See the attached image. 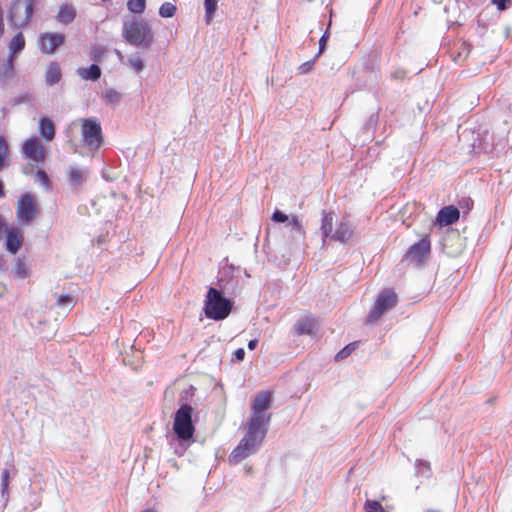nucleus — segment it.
Listing matches in <instances>:
<instances>
[{
    "instance_id": "obj_38",
    "label": "nucleus",
    "mask_w": 512,
    "mask_h": 512,
    "mask_svg": "<svg viewBox=\"0 0 512 512\" xmlns=\"http://www.w3.org/2000/svg\"><path fill=\"white\" fill-rule=\"evenodd\" d=\"M7 223L2 215H0V239L3 237V235L6 233V230H8Z\"/></svg>"
},
{
    "instance_id": "obj_41",
    "label": "nucleus",
    "mask_w": 512,
    "mask_h": 512,
    "mask_svg": "<svg viewBox=\"0 0 512 512\" xmlns=\"http://www.w3.org/2000/svg\"><path fill=\"white\" fill-rule=\"evenodd\" d=\"M37 176L39 177V179L41 181H43L45 184H47L49 182V178H48V175L46 174V172L44 170H39L37 172Z\"/></svg>"
},
{
    "instance_id": "obj_24",
    "label": "nucleus",
    "mask_w": 512,
    "mask_h": 512,
    "mask_svg": "<svg viewBox=\"0 0 512 512\" xmlns=\"http://www.w3.org/2000/svg\"><path fill=\"white\" fill-rule=\"evenodd\" d=\"M77 74L84 80L96 81L101 77V69L98 65L92 64L88 68H79Z\"/></svg>"
},
{
    "instance_id": "obj_17",
    "label": "nucleus",
    "mask_w": 512,
    "mask_h": 512,
    "mask_svg": "<svg viewBox=\"0 0 512 512\" xmlns=\"http://www.w3.org/2000/svg\"><path fill=\"white\" fill-rule=\"evenodd\" d=\"M76 18V9L73 5L64 3L59 7L56 15L57 22L68 25Z\"/></svg>"
},
{
    "instance_id": "obj_48",
    "label": "nucleus",
    "mask_w": 512,
    "mask_h": 512,
    "mask_svg": "<svg viewBox=\"0 0 512 512\" xmlns=\"http://www.w3.org/2000/svg\"><path fill=\"white\" fill-rule=\"evenodd\" d=\"M142 512H153V511L148 509V510H144Z\"/></svg>"
},
{
    "instance_id": "obj_42",
    "label": "nucleus",
    "mask_w": 512,
    "mask_h": 512,
    "mask_svg": "<svg viewBox=\"0 0 512 512\" xmlns=\"http://www.w3.org/2000/svg\"><path fill=\"white\" fill-rule=\"evenodd\" d=\"M234 355L236 357V359L238 361H242L245 357V351L243 348H238L235 352H234Z\"/></svg>"
},
{
    "instance_id": "obj_36",
    "label": "nucleus",
    "mask_w": 512,
    "mask_h": 512,
    "mask_svg": "<svg viewBox=\"0 0 512 512\" xmlns=\"http://www.w3.org/2000/svg\"><path fill=\"white\" fill-rule=\"evenodd\" d=\"M72 302H73L72 296L69 294L60 295L57 299L58 306H68V305H71Z\"/></svg>"
},
{
    "instance_id": "obj_26",
    "label": "nucleus",
    "mask_w": 512,
    "mask_h": 512,
    "mask_svg": "<svg viewBox=\"0 0 512 512\" xmlns=\"http://www.w3.org/2000/svg\"><path fill=\"white\" fill-rule=\"evenodd\" d=\"M218 7V0H204L205 21L210 24Z\"/></svg>"
},
{
    "instance_id": "obj_1",
    "label": "nucleus",
    "mask_w": 512,
    "mask_h": 512,
    "mask_svg": "<svg viewBox=\"0 0 512 512\" xmlns=\"http://www.w3.org/2000/svg\"><path fill=\"white\" fill-rule=\"evenodd\" d=\"M273 394L269 391H260L253 399L252 416L248 422V426L260 431H267L266 426L270 421L271 415H265L264 412L272 405Z\"/></svg>"
},
{
    "instance_id": "obj_31",
    "label": "nucleus",
    "mask_w": 512,
    "mask_h": 512,
    "mask_svg": "<svg viewBox=\"0 0 512 512\" xmlns=\"http://www.w3.org/2000/svg\"><path fill=\"white\" fill-rule=\"evenodd\" d=\"M128 63L137 73L144 69V61L140 56H131Z\"/></svg>"
},
{
    "instance_id": "obj_16",
    "label": "nucleus",
    "mask_w": 512,
    "mask_h": 512,
    "mask_svg": "<svg viewBox=\"0 0 512 512\" xmlns=\"http://www.w3.org/2000/svg\"><path fill=\"white\" fill-rule=\"evenodd\" d=\"M39 133L41 137L47 141L51 142L56 134V129L53 121L44 116L39 119Z\"/></svg>"
},
{
    "instance_id": "obj_25",
    "label": "nucleus",
    "mask_w": 512,
    "mask_h": 512,
    "mask_svg": "<svg viewBox=\"0 0 512 512\" xmlns=\"http://www.w3.org/2000/svg\"><path fill=\"white\" fill-rule=\"evenodd\" d=\"M12 272L18 279H25L30 275V269L23 258H17L15 260Z\"/></svg>"
},
{
    "instance_id": "obj_9",
    "label": "nucleus",
    "mask_w": 512,
    "mask_h": 512,
    "mask_svg": "<svg viewBox=\"0 0 512 512\" xmlns=\"http://www.w3.org/2000/svg\"><path fill=\"white\" fill-rule=\"evenodd\" d=\"M81 133L86 147L97 149L103 142L101 125L96 119H82Z\"/></svg>"
},
{
    "instance_id": "obj_22",
    "label": "nucleus",
    "mask_w": 512,
    "mask_h": 512,
    "mask_svg": "<svg viewBox=\"0 0 512 512\" xmlns=\"http://www.w3.org/2000/svg\"><path fill=\"white\" fill-rule=\"evenodd\" d=\"M15 76L14 61L6 59L3 64H0V85L6 84Z\"/></svg>"
},
{
    "instance_id": "obj_32",
    "label": "nucleus",
    "mask_w": 512,
    "mask_h": 512,
    "mask_svg": "<svg viewBox=\"0 0 512 512\" xmlns=\"http://www.w3.org/2000/svg\"><path fill=\"white\" fill-rule=\"evenodd\" d=\"M103 97L109 103H117L121 98V94L115 89H108L104 92Z\"/></svg>"
},
{
    "instance_id": "obj_19",
    "label": "nucleus",
    "mask_w": 512,
    "mask_h": 512,
    "mask_svg": "<svg viewBox=\"0 0 512 512\" xmlns=\"http://www.w3.org/2000/svg\"><path fill=\"white\" fill-rule=\"evenodd\" d=\"M25 37L21 32H18L9 42L8 49H9V55L8 59H11L12 61H15V56L17 53L22 51L25 48Z\"/></svg>"
},
{
    "instance_id": "obj_11",
    "label": "nucleus",
    "mask_w": 512,
    "mask_h": 512,
    "mask_svg": "<svg viewBox=\"0 0 512 512\" xmlns=\"http://www.w3.org/2000/svg\"><path fill=\"white\" fill-rule=\"evenodd\" d=\"M397 301L398 297L394 291L384 290L378 296L375 305L368 316V320L377 321L386 310L394 307L397 304Z\"/></svg>"
},
{
    "instance_id": "obj_7",
    "label": "nucleus",
    "mask_w": 512,
    "mask_h": 512,
    "mask_svg": "<svg viewBox=\"0 0 512 512\" xmlns=\"http://www.w3.org/2000/svg\"><path fill=\"white\" fill-rule=\"evenodd\" d=\"M192 413L193 408L190 405L181 406L175 413L173 430L181 440H189L194 435Z\"/></svg>"
},
{
    "instance_id": "obj_10",
    "label": "nucleus",
    "mask_w": 512,
    "mask_h": 512,
    "mask_svg": "<svg viewBox=\"0 0 512 512\" xmlns=\"http://www.w3.org/2000/svg\"><path fill=\"white\" fill-rule=\"evenodd\" d=\"M431 251V243L428 236H424L418 242L409 247L403 257V261L421 265L426 260Z\"/></svg>"
},
{
    "instance_id": "obj_2",
    "label": "nucleus",
    "mask_w": 512,
    "mask_h": 512,
    "mask_svg": "<svg viewBox=\"0 0 512 512\" xmlns=\"http://www.w3.org/2000/svg\"><path fill=\"white\" fill-rule=\"evenodd\" d=\"M125 40L133 46L148 48L153 42V33L144 20H133L125 23L123 29Z\"/></svg>"
},
{
    "instance_id": "obj_33",
    "label": "nucleus",
    "mask_w": 512,
    "mask_h": 512,
    "mask_svg": "<svg viewBox=\"0 0 512 512\" xmlns=\"http://www.w3.org/2000/svg\"><path fill=\"white\" fill-rule=\"evenodd\" d=\"M288 220H289V224L292 226V228L297 233H302L303 232V226H302V223H301L300 219L298 218V216L293 215V216L289 217Z\"/></svg>"
},
{
    "instance_id": "obj_6",
    "label": "nucleus",
    "mask_w": 512,
    "mask_h": 512,
    "mask_svg": "<svg viewBox=\"0 0 512 512\" xmlns=\"http://www.w3.org/2000/svg\"><path fill=\"white\" fill-rule=\"evenodd\" d=\"M39 204L36 198L28 192L20 194L16 204V218L21 226L32 224L38 217Z\"/></svg>"
},
{
    "instance_id": "obj_34",
    "label": "nucleus",
    "mask_w": 512,
    "mask_h": 512,
    "mask_svg": "<svg viewBox=\"0 0 512 512\" xmlns=\"http://www.w3.org/2000/svg\"><path fill=\"white\" fill-rule=\"evenodd\" d=\"M106 51L102 47H93L91 51V58L94 61H101L102 57L105 55Z\"/></svg>"
},
{
    "instance_id": "obj_40",
    "label": "nucleus",
    "mask_w": 512,
    "mask_h": 512,
    "mask_svg": "<svg viewBox=\"0 0 512 512\" xmlns=\"http://www.w3.org/2000/svg\"><path fill=\"white\" fill-rule=\"evenodd\" d=\"M327 35L324 34L321 38H320V41H319V54L322 53L325 49V46H326V42H327Z\"/></svg>"
},
{
    "instance_id": "obj_37",
    "label": "nucleus",
    "mask_w": 512,
    "mask_h": 512,
    "mask_svg": "<svg viewBox=\"0 0 512 512\" xmlns=\"http://www.w3.org/2000/svg\"><path fill=\"white\" fill-rule=\"evenodd\" d=\"M10 473L8 469H4L2 472V492L5 493L9 486Z\"/></svg>"
},
{
    "instance_id": "obj_46",
    "label": "nucleus",
    "mask_w": 512,
    "mask_h": 512,
    "mask_svg": "<svg viewBox=\"0 0 512 512\" xmlns=\"http://www.w3.org/2000/svg\"><path fill=\"white\" fill-rule=\"evenodd\" d=\"M310 65H311V63H309V62H306V64H305V68H308V67H310Z\"/></svg>"
},
{
    "instance_id": "obj_23",
    "label": "nucleus",
    "mask_w": 512,
    "mask_h": 512,
    "mask_svg": "<svg viewBox=\"0 0 512 512\" xmlns=\"http://www.w3.org/2000/svg\"><path fill=\"white\" fill-rule=\"evenodd\" d=\"M351 235L352 230L350 226L345 222H341L330 237L338 242L346 243L351 238Z\"/></svg>"
},
{
    "instance_id": "obj_43",
    "label": "nucleus",
    "mask_w": 512,
    "mask_h": 512,
    "mask_svg": "<svg viewBox=\"0 0 512 512\" xmlns=\"http://www.w3.org/2000/svg\"><path fill=\"white\" fill-rule=\"evenodd\" d=\"M392 77L395 79H403L404 72L403 71H395L394 73H392Z\"/></svg>"
},
{
    "instance_id": "obj_21",
    "label": "nucleus",
    "mask_w": 512,
    "mask_h": 512,
    "mask_svg": "<svg viewBox=\"0 0 512 512\" xmlns=\"http://www.w3.org/2000/svg\"><path fill=\"white\" fill-rule=\"evenodd\" d=\"M334 219H335L334 212L323 211V217H322V223H321L320 230H321L324 241L327 238H329L333 233Z\"/></svg>"
},
{
    "instance_id": "obj_47",
    "label": "nucleus",
    "mask_w": 512,
    "mask_h": 512,
    "mask_svg": "<svg viewBox=\"0 0 512 512\" xmlns=\"http://www.w3.org/2000/svg\"><path fill=\"white\" fill-rule=\"evenodd\" d=\"M310 65H311V63H309V62H306V64H305V68H308V67H310Z\"/></svg>"
},
{
    "instance_id": "obj_18",
    "label": "nucleus",
    "mask_w": 512,
    "mask_h": 512,
    "mask_svg": "<svg viewBox=\"0 0 512 512\" xmlns=\"http://www.w3.org/2000/svg\"><path fill=\"white\" fill-rule=\"evenodd\" d=\"M62 78V71L60 65L53 61L47 66L45 72V81L48 85L53 86L60 82Z\"/></svg>"
},
{
    "instance_id": "obj_35",
    "label": "nucleus",
    "mask_w": 512,
    "mask_h": 512,
    "mask_svg": "<svg viewBox=\"0 0 512 512\" xmlns=\"http://www.w3.org/2000/svg\"><path fill=\"white\" fill-rule=\"evenodd\" d=\"M289 217L280 210H275L272 214V220L274 222L282 223L288 221Z\"/></svg>"
},
{
    "instance_id": "obj_4",
    "label": "nucleus",
    "mask_w": 512,
    "mask_h": 512,
    "mask_svg": "<svg viewBox=\"0 0 512 512\" xmlns=\"http://www.w3.org/2000/svg\"><path fill=\"white\" fill-rule=\"evenodd\" d=\"M34 14V0H12L7 18L12 28L28 26Z\"/></svg>"
},
{
    "instance_id": "obj_39",
    "label": "nucleus",
    "mask_w": 512,
    "mask_h": 512,
    "mask_svg": "<svg viewBox=\"0 0 512 512\" xmlns=\"http://www.w3.org/2000/svg\"><path fill=\"white\" fill-rule=\"evenodd\" d=\"M507 0H492V3L497 6L498 10L503 11L506 9Z\"/></svg>"
},
{
    "instance_id": "obj_28",
    "label": "nucleus",
    "mask_w": 512,
    "mask_h": 512,
    "mask_svg": "<svg viewBox=\"0 0 512 512\" xmlns=\"http://www.w3.org/2000/svg\"><path fill=\"white\" fill-rule=\"evenodd\" d=\"M176 6L170 2L163 3L159 8V15L163 18L173 17L176 13Z\"/></svg>"
},
{
    "instance_id": "obj_8",
    "label": "nucleus",
    "mask_w": 512,
    "mask_h": 512,
    "mask_svg": "<svg viewBox=\"0 0 512 512\" xmlns=\"http://www.w3.org/2000/svg\"><path fill=\"white\" fill-rule=\"evenodd\" d=\"M21 153L31 167H39L40 164L44 163L47 157L45 146L36 136L27 138L23 142Z\"/></svg>"
},
{
    "instance_id": "obj_12",
    "label": "nucleus",
    "mask_w": 512,
    "mask_h": 512,
    "mask_svg": "<svg viewBox=\"0 0 512 512\" xmlns=\"http://www.w3.org/2000/svg\"><path fill=\"white\" fill-rule=\"evenodd\" d=\"M65 42V35L59 32L41 33L38 38L40 51L46 55H52Z\"/></svg>"
},
{
    "instance_id": "obj_44",
    "label": "nucleus",
    "mask_w": 512,
    "mask_h": 512,
    "mask_svg": "<svg viewBox=\"0 0 512 512\" xmlns=\"http://www.w3.org/2000/svg\"><path fill=\"white\" fill-rule=\"evenodd\" d=\"M257 344H258V340L257 339L250 340L248 342V348L250 350H254L256 348Z\"/></svg>"
},
{
    "instance_id": "obj_13",
    "label": "nucleus",
    "mask_w": 512,
    "mask_h": 512,
    "mask_svg": "<svg viewBox=\"0 0 512 512\" xmlns=\"http://www.w3.org/2000/svg\"><path fill=\"white\" fill-rule=\"evenodd\" d=\"M318 329V320L312 313L300 316L293 325V331L297 336L313 335Z\"/></svg>"
},
{
    "instance_id": "obj_29",
    "label": "nucleus",
    "mask_w": 512,
    "mask_h": 512,
    "mask_svg": "<svg viewBox=\"0 0 512 512\" xmlns=\"http://www.w3.org/2000/svg\"><path fill=\"white\" fill-rule=\"evenodd\" d=\"M128 9L132 13H143L146 7V0H128Z\"/></svg>"
},
{
    "instance_id": "obj_45",
    "label": "nucleus",
    "mask_w": 512,
    "mask_h": 512,
    "mask_svg": "<svg viewBox=\"0 0 512 512\" xmlns=\"http://www.w3.org/2000/svg\"><path fill=\"white\" fill-rule=\"evenodd\" d=\"M6 196L4 182L0 179V198Z\"/></svg>"
},
{
    "instance_id": "obj_20",
    "label": "nucleus",
    "mask_w": 512,
    "mask_h": 512,
    "mask_svg": "<svg viewBox=\"0 0 512 512\" xmlns=\"http://www.w3.org/2000/svg\"><path fill=\"white\" fill-rule=\"evenodd\" d=\"M11 162L10 144L5 136L0 135V172L8 168Z\"/></svg>"
},
{
    "instance_id": "obj_15",
    "label": "nucleus",
    "mask_w": 512,
    "mask_h": 512,
    "mask_svg": "<svg viewBox=\"0 0 512 512\" xmlns=\"http://www.w3.org/2000/svg\"><path fill=\"white\" fill-rule=\"evenodd\" d=\"M460 218L459 210L453 206L448 205L441 208L437 214L436 222L439 226H449L456 223Z\"/></svg>"
},
{
    "instance_id": "obj_3",
    "label": "nucleus",
    "mask_w": 512,
    "mask_h": 512,
    "mask_svg": "<svg viewBox=\"0 0 512 512\" xmlns=\"http://www.w3.org/2000/svg\"><path fill=\"white\" fill-rule=\"evenodd\" d=\"M265 435V431H260L247 425V433L229 455V462L239 463L251 453H254L258 445L263 441Z\"/></svg>"
},
{
    "instance_id": "obj_5",
    "label": "nucleus",
    "mask_w": 512,
    "mask_h": 512,
    "mask_svg": "<svg viewBox=\"0 0 512 512\" xmlns=\"http://www.w3.org/2000/svg\"><path fill=\"white\" fill-rule=\"evenodd\" d=\"M232 306L228 299L224 298L221 293L215 289L208 290L205 301V315L209 319L222 320L231 312Z\"/></svg>"
},
{
    "instance_id": "obj_30",
    "label": "nucleus",
    "mask_w": 512,
    "mask_h": 512,
    "mask_svg": "<svg viewBox=\"0 0 512 512\" xmlns=\"http://www.w3.org/2000/svg\"><path fill=\"white\" fill-rule=\"evenodd\" d=\"M68 178L70 183L74 185H79L83 180V172L81 169L77 167H72L68 173Z\"/></svg>"
},
{
    "instance_id": "obj_14",
    "label": "nucleus",
    "mask_w": 512,
    "mask_h": 512,
    "mask_svg": "<svg viewBox=\"0 0 512 512\" xmlns=\"http://www.w3.org/2000/svg\"><path fill=\"white\" fill-rule=\"evenodd\" d=\"M24 243V234L17 226H9L5 233V247L11 254H16Z\"/></svg>"
},
{
    "instance_id": "obj_27",
    "label": "nucleus",
    "mask_w": 512,
    "mask_h": 512,
    "mask_svg": "<svg viewBox=\"0 0 512 512\" xmlns=\"http://www.w3.org/2000/svg\"><path fill=\"white\" fill-rule=\"evenodd\" d=\"M358 347V342H351L348 345H346L344 348H342L335 356L336 361L343 360L351 355L353 351H355Z\"/></svg>"
}]
</instances>
